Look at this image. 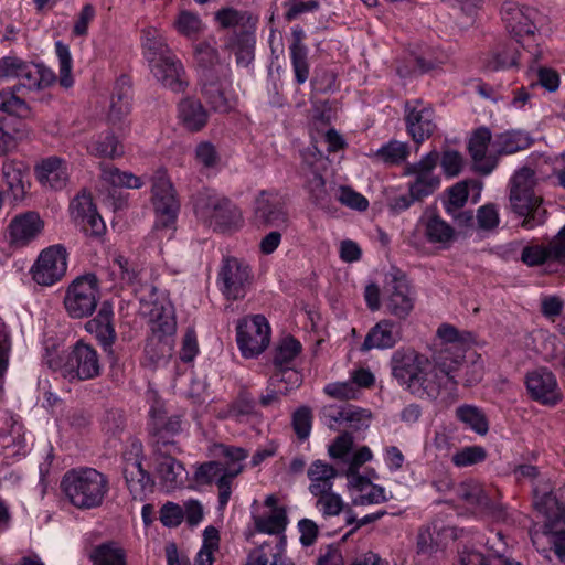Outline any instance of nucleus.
Segmentation results:
<instances>
[{
	"mask_svg": "<svg viewBox=\"0 0 565 565\" xmlns=\"http://www.w3.org/2000/svg\"><path fill=\"white\" fill-rule=\"evenodd\" d=\"M393 377L413 394L436 399L441 393L438 373L430 359L413 349L396 350L391 358Z\"/></svg>",
	"mask_w": 565,
	"mask_h": 565,
	"instance_id": "1",
	"label": "nucleus"
},
{
	"mask_svg": "<svg viewBox=\"0 0 565 565\" xmlns=\"http://www.w3.org/2000/svg\"><path fill=\"white\" fill-rule=\"evenodd\" d=\"M61 490L76 509L92 510L104 503L109 492V479L94 468H74L62 477Z\"/></svg>",
	"mask_w": 565,
	"mask_h": 565,
	"instance_id": "2",
	"label": "nucleus"
},
{
	"mask_svg": "<svg viewBox=\"0 0 565 565\" xmlns=\"http://www.w3.org/2000/svg\"><path fill=\"white\" fill-rule=\"evenodd\" d=\"M535 172L523 167L514 172L509 183V202L512 212L522 217L521 226L533 230L546 221L547 211L543 206V199L535 192Z\"/></svg>",
	"mask_w": 565,
	"mask_h": 565,
	"instance_id": "3",
	"label": "nucleus"
},
{
	"mask_svg": "<svg viewBox=\"0 0 565 565\" xmlns=\"http://www.w3.org/2000/svg\"><path fill=\"white\" fill-rule=\"evenodd\" d=\"M194 211L198 217L221 232L238 227L242 223L238 207L230 199L210 189L198 193Z\"/></svg>",
	"mask_w": 565,
	"mask_h": 565,
	"instance_id": "4",
	"label": "nucleus"
},
{
	"mask_svg": "<svg viewBox=\"0 0 565 565\" xmlns=\"http://www.w3.org/2000/svg\"><path fill=\"white\" fill-rule=\"evenodd\" d=\"M253 280V269L246 260L234 256L222 259L217 273V284L225 299L232 301L244 299Z\"/></svg>",
	"mask_w": 565,
	"mask_h": 565,
	"instance_id": "5",
	"label": "nucleus"
},
{
	"mask_svg": "<svg viewBox=\"0 0 565 565\" xmlns=\"http://www.w3.org/2000/svg\"><path fill=\"white\" fill-rule=\"evenodd\" d=\"M149 416L148 431L153 452L174 451L181 454L182 450L175 440V436L181 431L180 416H168L164 405L159 402L151 406Z\"/></svg>",
	"mask_w": 565,
	"mask_h": 565,
	"instance_id": "6",
	"label": "nucleus"
},
{
	"mask_svg": "<svg viewBox=\"0 0 565 565\" xmlns=\"http://www.w3.org/2000/svg\"><path fill=\"white\" fill-rule=\"evenodd\" d=\"M0 76L15 77L20 86L30 90L47 87L55 79L54 73L43 65L26 63L14 56L0 60Z\"/></svg>",
	"mask_w": 565,
	"mask_h": 565,
	"instance_id": "7",
	"label": "nucleus"
},
{
	"mask_svg": "<svg viewBox=\"0 0 565 565\" xmlns=\"http://www.w3.org/2000/svg\"><path fill=\"white\" fill-rule=\"evenodd\" d=\"M236 329L237 344L245 358L257 356L269 345L270 327L264 316L255 315L244 318Z\"/></svg>",
	"mask_w": 565,
	"mask_h": 565,
	"instance_id": "8",
	"label": "nucleus"
},
{
	"mask_svg": "<svg viewBox=\"0 0 565 565\" xmlns=\"http://www.w3.org/2000/svg\"><path fill=\"white\" fill-rule=\"evenodd\" d=\"M98 281L95 275H85L75 279L67 289L64 305L73 318H83L93 313L97 306Z\"/></svg>",
	"mask_w": 565,
	"mask_h": 565,
	"instance_id": "9",
	"label": "nucleus"
},
{
	"mask_svg": "<svg viewBox=\"0 0 565 565\" xmlns=\"http://www.w3.org/2000/svg\"><path fill=\"white\" fill-rule=\"evenodd\" d=\"M102 365L97 351L89 344L77 341L63 365L64 376L70 381H87L100 374Z\"/></svg>",
	"mask_w": 565,
	"mask_h": 565,
	"instance_id": "10",
	"label": "nucleus"
},
{
	"mask_svg": "<svg viewBox=\"0 0 565 565\" xmlns=\"http://www.w3.org/2000/svg\"><path fill=\"white\" fill-rule=\"evenodd\" d=\"M152 203L156 212L157 228H174L180 209L172 183L164 174H158L152 181Z\"/></svg>",
	"mask_w": 565,
	"mask_h": 565,
	"instance_id": "11",
	"label": "nucleus"
},
{
	"mask_svg": "<svg viewBox=\"0 0 565 565\" xmlns=\"http://www.w3.org/2000/svg\"><path fill=\"white\" fill-rule=\"evenodd\" d=\"M231 75V66L225 64L220 67L218 73H205L199 77L200 93L214 111L228 113L232 108L227 95Z\"/></svg>",
	"mask_w": 565,
	"mask_h": 565,
	"instance_id": "12",
	"label": "nucleus"
},
{
	"mask_svg": "<svg viewBox=\"0 0 565 565\" xmlns=\"http://www.w3.org/2000/svg\"><path fill=\"white\" fill-rule=\"evenodd\" d=\"M439 159V153L434 150L419 162L407 166L406 173L414 177V180L408 184V191L417 202L431 195L439 188L440 179L434 174Z\"/></svg>",
	"mask_w": 565,
	"mask_h": 565,
	"instance_id": "13",
	"label": "nucleus"
},
{
	"mask_svg": "<svg viewBox=\"0 0 565 565\" xmlns=\"http://www.w3.org/2000/svg\"><path fill=\"white\" fill-rule=\"evenodd\" d=\"M254 221L258 226L287 228L289 216L282 198L276 192L260 191L254 201Z\"/></svg>",
	"mask_w": 565,
	"mask_h": 565,
	"instance_id": "14",
	"label": "nucleus"
},
{
	"mask_svg": "<svg viewBox=\"0 0 565 565\" xmlns=\"http://www.w3.org/2000/svg\"><path fill=\"white\" fill-rule=\"evenodd\" d=\"M385 291L387 311L399 319H405L414 308L413 292L405 274L399 270L390 273Z\"/></svg>",
	"mask_w": 565,
	"mask_h": 565,
	"instance_id": "15",
	"label": "nucleus"
},
{
	"mask_svg": "<svg viewBox=\"0 0 565 565\" xmlns=\"http://www.w3.org/2000/svg\"><path fill=\"white\" fill-rule=\"evenodd\" d=\"M67 253L61 245L51 246L40 254L32 268L33 279L43 286L58 281L67 269Z\"/></svg>",
	"mask_w": 565,
	"mask_h": 565,
	"instance_id": "16",
	"label": "nucleus"
},
{
	"mask_svg": "<svg viewBox=\"0 0 565 565\" xmlns=\"http://www.w3.org/2000/svg\"><path fill=\"white\" fill-rule=\"evenodd\" d=\"M501 14L507 30L518 42H521L524 36L534 35L537 29V10L513 1H507L502 6Z\"/></svg>",
	"mask_w": 565,
	"mask_h": 565,
	"instance_id": "17",
	"label": "nucleus"
},
{
	"mask_svg": "<svg viewBox=\"0 0 565 565\" xmlns=\"http://www.w3.org/2000/svg\"><path fill=\"white\" fill-rule=\"evenodd\" d=\"M525 385L531 398L542 405L555 406L563 398L556 376L546 367L529 372L525 376Z\"/></svg>",
	"mask_w": 565,
	"mask_h": 565,
	"instance_id": "18",
	"label": "nucleus"
},
{
	"mask_svg": "<svg viewBox=\"0 0 565 565\" xmlns=\"http://www.w3.org/2000/svg\"><path fill=\"white\" fill-rule=\"evenodd\" d=\"M405 122L407 132L416 143H422L430 138L437 128L434 110L424 107L420 99L406 102Z\"/></svg>",
	"mask_w": 565,
	"mask_h": 565,
	"instance_id": "19",
	"label": "nucleus"
},
{
	"mask_svg": "<svg viewBox=\"0 0 565 565\" xmlns=\"http://www.w3.org/2000/svg\"><path fill=\"white\" fill-rule=\"evenodd\" d=\"M153 62L149 67L161 86L177 94L186 90L189 87L186 72L182 62L174 53Z\"/></svg>",
	"mask_w": 565,
	"mask_h": 565,
	"instance_id": "20",
	"label": "nucleus"
},
{
	"mask_svg": "<svg viewBox=\"0 0 565 565\" xmlns=\"http://www.w3.org/2000/svg\"><path fill=\"white\" fill-rule=\"evenodd\" d=\"M174 451L153 452L154 475L167 491H174L184 486L188 471L184 465L174 458Z\"/></svg>",
	"mask_w": 565,
	"mask_h": 565,
	"instance_id": "21",
	"label": "nucleus"
},
{
	"mask_svg": "<svg viewBox=\"0 0 565 565\" xmlns=\"http://www.w3.org/2000/svg\"><path fill=\"white\" fill-rule=\"evenodd\" d=\"M465 351L462 349H450L441 345H434L431 354L433 370L438 373V380L441 382V390L450 384L456 386L454 373L459 370L465 360Z\"/></svg>",
	"mask_w": 565,
	"mask_h": 565,
	"instance_id": "22",
	"label": "nucleus"
},
{
	"mask_svg": "<svg viewBox=\"0 0 565 565\" xmlns=\"http://www.w3.org/2000/svg\"><path fill=\"white\" fill-rule=\"evenodd\" d=\"M44 227V222L36 212L29 211L15 215L9 226V241L12 246L24 247L34 241Z\"/></svg>",
	"mask_w": 565,
	"mask_h": 565,
	"instance_id": "23",
	"label": "nucleus"
},
{
	"mask_svg": "<svg viewBox=\"0 0 565 565\" xmlns=\"http://www.w3.org/2000/svg\"><path fill=\"white\" fill-rule=\"evenodd\" d=\"M455 529L438 522H433L419 529L417 535V552L424 555H433L446 547L449 540L455 539Z\"/></svg>",
	"mask_w": 565,
	"mask_h": 565,
	"instance_id": "24",
	"label": "nucleus"
},
{
	"mask_svg": "<svg viewBox=\"0 0 565 565\" xmlns=\"http://www.w3.org/2000/svg\"><path fill=\"white\" fill-rule=\"evenodd\" d=\"M490 142L491 131L486 127H481L475 130L468 145L475 168L482 174L491 173L497 166V158L487 154Z\"/></svg>",
	"mask_w": 565,
	"mask_h": 565,
	"instance_id": "25",
	"label": "nucleus"
},
{
	"mask_svg": "<svg viewBox=\"0 0 565 565\" xmlns=\"http://www.w3.org/2000/svg\"><path fill=\"white\" fill-rule=\"evenodd\" d=\"M29 168L24 162L18 160H7L1 168V178L7 185V194L13 202H21L26 195L25 178Z\"/></svg>",
	"mask_w": 565,
	"mask_h": 565,
	"instance_id": "26",
	"label": "nucleus"
},
{
	"mask_svg": "<svg viewBox=\"0 0 565 565\" xmlns=\"http://www.w3.org/2000/svg\"><path fill=\"white\" fill-rule=\"evenodd\" d=\"M401 339L398 326L387 319L379 321L367 332L361 351L366 352L372 349H391Z\"/></svg>",
	"mask_w": 565,
	"mask_h": 565,
	"instance_id": "27",
	"label": "nucleus"
},
{
	"mask_svg": "<svg viewBox=\"0 0 565 565\" xmlns=\"http://www.w3.org/2000/svg\"><path fill=\"white\" fill-rule=\"evenodd\" d=\"M217 417L233 419L236 423H249L258 418L259 413L253 395L246 388H242L237 397L226 408L220 411Z\"/></svg>",
	"mask_w": 565,
	"mask_h": 565,
	"instance_id": "28",
	"label": "nucleus"
},
{
	"mask_svg": "<svg viewBox=\"0 0 565 565\" xmlns=\"http://www.w3.org/2000/svg\"><path fill=\"white\" fill-rule=\"evenodd\" d=\"M72 209L76 212V216L82 218L83 231L86 235L100 236L105 233V223L97 213L90 195L76 196L72 203Z\"/></svg>",
	"mask_w": 565,
	"mask_h": 565,
	"instance_id": "29",
	"label": "nucleus"
},
{
	"mask_svg": "<svg viewBox=\"0 0 565 565\" xmlns=\"http://www.w3.org/2000/svg\"><path fill=\"white\" fill-rule=\"evenodd\" d=\"M34 171L39 182L52 189H62L68 178L66 162L58 157L43 159Z\"/></svg>",
	"mask_w": 565,
	"mask_h": 565,
	"instance_id": "30",
	"label": "nucleus"
},
{
	"mask_svg": "<svg viewBox=\"0 0 565 565\" xmlns=\"http://www.w3.org/2000/svg\"><path fill=\"white\" fill-rule=\"evenodd\" d=\"M178 117L189 131L202 130L209 121V113L194 97H185L178 104Z\"/></svg>",
	"mask_w": 565,
	"mask_h": 565,
	"instance_id": "31",
	"label": "nucleus"
},
{
	"mask_svg": "<svg viewBox=\"0 0 565 565\" xmlns=\"http://www.w3.org/2000/svg\"><path fill=\"white\" fill-rule=\"evenodd\" d=\"M111 306L104 302L95 318L86 322V330L95 334L96 339L105 350L111 347L116 340V332L113 324Z\"/></svg>",
	"mask_w": 565,
	"mask_h": 565,
	"instance_id": "32",
	"label": "nucleus"
},
{
	"mask_svg": "<svg viewBox=\"0 0 565 565\" xmlns=\"http://www.w3.org/2000/svg\"><path fill=\"white\" fill-rule=\"evenodd\" d=\"M124 478L130 494L135 500H142L146 493L152 491L154 481L150 473L143 469L141 461L134 460L126 463Z\"/></svg>",
	"mask_w": 565,
	"mask_h": 565,
	"instance_id": "33",
	"label": "nucleus"
},
{
	"mask_svg": "<svg viewBox=\"0 0 565 565\" xmlns=\"http://www.w3.org/2000/svg\"><path fill=\"white\" fill-rule=\"evenodd\" d=\"M131 89L128 78L121 77L117 81L111 97L107 115L108 121L113 125H119L130 113Z\"/></svg>",
	"mask_w": 565,
	"mask_h": 565,
	"instance_id": "34",
	"label": "nucleus"
},
{
	"mask_svg": "<svg viewBox=\"0 0 565 565\" xmlns=\"http://www.w3.org/2000/svg\"><path fill=\"white\" fill-rule=\"evenodd\" d=\"M109 275L114 285L121 288L136 287L141 282V268L122 255H117L109 265Z\"/></svg>",
	"mask_w": 565,
	"mask_h": 565,
	"instance_id": "35",
	"label": "nucleus"
},
{
	"mask_svg": "<svg viewBox=\"0 0 565 565\" xmlns=\"http://www.w3.org/2000/svg\"><path fill=\"white\" fill-rule=\"evenodd\" d=\"M307 476L310 481L309 492L315 495L333 490V481L338 471L332 465L317 459L309 466Z\"/></svg>",
	"mask_w": 565,
	"mask_h": 565,
	"instance_id": "36",
	"label": "nucleus"
},
{
	"mask_svg": "<svg viewBox=\"0 0 565 565\" xmlns=\"http://www.w3.org/2000/svg\"><path fill=\"white\" fill-rule=\"evenodd\" d=\"M457 497L467 505L483 512H492L494 503L484 491L483 487L473 480L461 482L457 488Z\"/></svg>",
	"mask_w": 565,
	"mask_h": 565,
	"instance_id": "37",
	"label": "nucleus"
},
{
	"mask_svg": "<svg viewBox=\"0 0 565 565\" xmlns=\"http://www.w3.org/2000/svg\"><path fill=\"white\" fill-rule=\"evenodd\" d=\"M286 546V536L265 541L252 550L245 565H277Z\"/></svg>",
	"mask_w": 565,
	"mask_h": 565,
	"instance_id": "38",
	"label": "nucleus"
},
{
	"mask_svg": "<svg viewBox=\"0 0 565 565\" xmlns=\"http://www.w3.org/2000/svg\"><path fill=\"white\" fill-rule=\"evenodd\" d=\"M87 151L94 157L114 160L124 156L125 148L113 132L106 131L90 141Z\"/></svg>",
	"mask_w": 565,
	"mask_h": 565,
	"instance_id": "39",
	"label": "nucleus"
},
{
	"mask_svg": "<svg viewBox=\"0 0 565 565\" xmlns=\"http://www.w3.org/2000/svg\"><path fill=\"white\" fill-rule=\"evenodd\" d=\"M532 138L526 134L519 130H512L497 135L492 141V148L499 156L512 154L527 149L532 145Z\"/></svg>",
	"mask_w": 565,
	"mask_h": 565,
	"instance_id": "40",
	"label": "nucleus"
},
{
	"mask_svg": "<svg viewBox=\"0 0 565 565\" xmlns=\"http://www.w3.org/2000/svg\"><path fill=\"white\" fill-rule=\"evenodd\" d=\"M224 50L233 51L238 66L246 67L254 60V40L249 34H232L225 40Z\"/></svg>",
	"mask_w": 565,
	"mask_h": 565,
	"instance_id": "41",
	"label": "nucleus"
},
{
	"mask_svg": "<svg viewBox=\"0 0 565 565\" xmlns=\"http://www.w3.org/2000/svg\"><path fill=\"white\" fill-rule=\"evenodd\" d=\"M255 530L259 533L285 536L282 533L287 526V514L284 508H275L269 515L254 516Z\"/></svg>",
	"mask_w": 565,
	"mask_h": 565,
	"instance_id": "42",
	"label": "nucleus"
},
{
	"mask_svg": "<svg viewBox=\"0 0 565 565\" xmlns=\"http://www.w3.org/2000/svg\"><path fill=\"white\" fill-rule=\"evenodd\" d=\"M195 57L199 67V77L205 73H218L220 67L228 62H223L218 51L207 42H201L195 46Z\"/></svg>",
	"mask_w": 565,
	"mask_h": 565,
	"instance_id": "43",
	"label": "nucleus"
},
{
	"mask_svg": "<svg viewBox=\"0 0 565 565\" xmlns=\"http://www.w3.org/2000/svg\"><path fill=\"white\" fill-rule=\"evenodd\" d=\"M456 418L480 436H484L489 430L488 419L477 406L465 404L457 407Z\"/></svg>",
	"mask_w": 565,
	"mask_h": 565,
	"instance_id": "44",
	"label": "nucleus"
},
{
	"mask_svg": "<svg viewBox=\"0 0 565 565\" xmlns=\"http://www.w3.org/2000/svg\"><path fill=\"white\" fill-rule=\"evenodd\" d=\"M94 565H126V553L114 541L97 545L90 555Z\"/></svg>",
	"mask_w": 565,
	"mask_h": 565,
	"instance_id": "45",
	"label": "nucleus"
},
{
	"mask_svg": "<svg viewBox=\"0 0 565 565\" xmlns=\"http://www.w3.org/2000/svg\"><path fill=\"white\" fill-rule=\"evenodd\" d=\"M519 51L512 43H504L490 54L487 60V67L491 71H499L518 65Z\"/></svg>",
	"mask_w": 565,
	"mask_h": 565,
	"instance_id": "46",
	"label": "nucleus"
},
{
	"mask_svg": "<svg viewBox=\"0 0 565 565\" xmlns=\"http://www.w3.org/2000/svg\"><path fill=\"white\" fill-rule=\"evenodd\" d=\"M174 341H168L156 334L147 338L145 356L150 365H156L161 360L171 356Z\"/></svg>",
	"mask_w": 565,
	"mask_h": 565,
	"instance_id": "47",
	"label": "nucleus"
},
{
	"mask_svg": "<svg viewBox=\"0 0 565 565\" xmlns=\"http://www.w3.org/2000/svg\"><path fill=\"white\" fill-rule=\"evenodd\" d=\"M145 56L148 64L154 63L153 61H160L161 58L173 54L168 44L163 39L157 34L156 31H146L143 43Z\"/></svg>",
	"mask_w": 565,
	"mask_h": 565,
	"instance_id": "48",
	"label": "nucleus"
},
{
	"mask_svg": "<svg viewBox=\"0 0 565 565\" xmlns=\"http://www.w3.org/2000/svg\"><path fill=\"white\" fill-rule=\"evenodd\" d=\"M425 235L430 243L449 244L455 237V230L439 216H431L425 226Z\"/></svg>",
	"mask_w": 565,
	"mask_h": 565,
	"instance_id": "49",
	"label": "nucleus"
},
{
	"mask_svg": "<svg viewBox=\"0 0 565 565\" xmlns=\"http://www.w3.org/2000/svg\"><path fill=\"white\" fill-rule=\"evenodd\" d=\"M0 110L20 118L31 115L28 104L15 95V88L0 90Z\"/></svg>",
	"mask_w": 565,
	"mask_h": 565,
	"instance_id": "50",
	"label": "nucleus"
},
{
	"mask_svg": "<svg viewBox=\"0 0 565 565\" xmlns=\"http://www.w3.org/2000/svg\"><path fill=\"white\" fill-rule=\"evenodd\" d=\"M408 156V146L405 142L391 140L382 146L373 154L376 160L388 163L398 164L403 162Z\"/></svg>",
	"mask_w": 565,
	"mask_h": 565,
	"instance_id": "51",
	"label": "nucleus"
},
{
	"mask_svg": "<svg viewBox=\"0 0 565 565\" xmlns=\"http://www.w3.org/2000/svg\"><path fill=\"white\" fill-rule=\"evenodd\" d=\"M102 179L114 186H126L130 189H139L142 182L139 177L130 172H122L118 168L103 164Z\"/></svg>",
	"mask_w": 565,
	"mask_h": 565,
	"instance_id": "52",
	"label": "nucleus"
},
{
	"mask_svg": "<svg viewBox=\"0 0 565 565\" xmlns=\"http://www.w3.org/2000/svg\"><path fill=\"white\" fill-rule=\"evenodd\" d=\"M278 372L271 376L269 386L279 387L282 395L288 394L291 390L298 387L301 383V375L290 366L278 367Z\"/></svg>",
	"mask_w": 565,
	"mask_h": 565,
	"instance_id": "53",
	"label": "nucleus"
},
{
	"mask_svg": "<svg viewBox=\"0 0 565 565\" xmlns=\"http://www.w3.org/2000/svg\"><path fill=\"white\" fill-rule=\"evenodd\" d=\"M313 497L317 498L316 508L323 518L337 516L344 510L345 504L341 495L333 492V490Z\"/></svg>",
	"mask_w": 565,
	"mask_h": 565,
	"instance_id": "54",
	"label": "nucleus"
},
{
	"mask_svg": "<svg viewBox=\"0 0 565 565\" xmlns=\"http://www.w3.org/2000/svg\"><path fill=\"white\" fill-rule=\"evenodd\" d=\"M468 335V333H460L458 329L451 324L443 323L437 329V337L439 342L436 344L450 349H462L466 352Z\"/></svg>",
	"mask_w": 565,
	"mask_h": 565,
	"instance_id": "55",
	"label": "nucleus"
},
{
	"mask_svg": "<svg viewBox=\"0 0 565 565\" xmlns=\"http://www.w3.org/2000/svg\"><path fill=\"white\" fill-rule=\"evenodd\" d=\"M301 344L292 337L285 338L276 349L274 363L277 367L289 366L300 353Z\"/></svg>",
	"mask_w": 565,
	"mask_h": 565,
	"instance_id": "56",
	"label": "nucleus"
},
{
	"mask_svg": "<svg viewBox=\"0 0 565 565\" xmlns=\"http://www.w3.org/2000/svg\"><path fill=\"white\" fill-rule=\"evenodd\" d=\"M487 458V450L482 446H467L454 454L451 461L456 467H469L480 463Z\"/></svg>",
	"mask_w": 565,
	"mask_h": 565,
	"instance_id": "57",
	"label": "nucleus"
},
{
	"mask_svg": "<svg viewBox=\"0 0 565 565\" xmlns=\"http://www.w3.org/2000/svg\"><path fill=\"white\" fill-rule=\"evenodd\" d=\"M521 260L530 267L553 262L551 242L547 245H531L524 247L521 254Z\"/></svg>",
	"mask_w": 565,
	"mask_h": 565,
	"instance_id": "58",
	"label": "nucleus"
},
{
	"mask_svg": "<svg viewBox=\"0 0 565 565\" xmlns=\"http://www.w3.org/2000/svg\"><path fill=\"white\" fill-rule=\"evenodd\" d=\"M174 25L179 33L188 38L196 36L203 29L200 17L193 12L183 10L179 13Z\"/></svg>",
	"mask_w": 565,
	"mask_h": 565,
	"instance_id": "59",
	"label": "nucleus"
},
{
	"mask_svg": "<svg viewBox=\"0 0 565 565\" xmlns=\"http://www.w3.org/2000/svg\"><path fill=\"white\" fill-rule=\"evenodd\" d=\"M312 177L307 180V190L311 201L319 206L328 204V191L323 177L316 170L311 171Z\"/></svg>",
	"mask_w": 565,
	"mask_h": 565,
	"instance_id": "60",
	"label": "nucleus"
},
{
	"mask_svg": "<svg viewBox=\"0 0 565 565\" xmlns=\"http://www.w3.org/2000/svg\"><path fill=\"white\" fill-rule=\"evenodd\" d=\"M150 334L159 335L168 341H174L173 335L177 330L174 317L170 313L160 315L150 321Z\"/></svg>",
	"mask_w": 565,
	"mask_h": 565,
	"instance_id": "61",
	"label": "nucleus"
},
{
	"mask_svg": "<svg viewBox=\"0 0 565 565\" xmlns=\"http://www.w3.org/2000/svg\"><path fill=\"white\" fill-rule=\"evenodd\" d=\"M56 54L60 62V83L63 87L68 88L73 84V79L71 77L72 70V57L68 50V46L63 44L62 42H56Z\"/></svg>",
	"mask_w": 565,
	"mask_h": 565,
	"instance_id": "62",
	"label": "nucleus"
},
{
	"mask_svg": "<svg viewBox=\"0 0 565 565\" xmlns=\"http://www.w3.org/2000/svg\"><path fill=\"white\" fill-rule=\"evenodd\" d=\"M221 469V460L203 462L196 467L193 479L200 486L211 484L220 478Z\"/></svg>",
	"mask_w": 565,
	"mask_h": 565,
	"instance_id": "63",
	"label": "nucleus"
},
{
	"mask_svg": "<svg viewBox=\"0 0 565 565\" xmlns=\"http://www.w3.org/2000/svg\"><path fill=\"white\" fill-rule=\"evenodd\" d=\"M290 61L295 79L298 85L305 84L309 78L310 66L308 61V50L291 51Z\"/></svg>",
	"mask_w": 565,
	"mask_h": 565,
	"instance_id": "64",
	"label": "nucleus"
}]
</instances>
